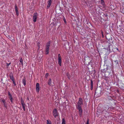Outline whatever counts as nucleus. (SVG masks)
<instances>
[{"label": "nucleus", "mask_w": 124, "mask_h": 124, "mask_svg": "<svg viewBox=\"0 0 124 124\" xmlns=\"http://www.w3.org/2000/svg\"><path fill=\"white\" fill-rule=\"evenodd\" d=\"M108 70H109L107 68L101 70V73H105V74L107 72H108V74H109V72Z\"/></svg>", "instance_id": "6e6552de"}, {"label": "nucleus", "mask_w": 124, "mask_h": 124, "mask_svg": "<svg viewBox=\"0 0 124 124\" xmlns=\"http://www.w3.org/2000/svg\"><path fill=\"white\" fill-rule=\"evenodd\" d=\"M94 73H95V70H94Z\"/></svg>", "instance_id": "09e8293b"}, {"label": "nucleus", "mask_w": 124, "mask_h": 124, "mask_svg": "<svg viewBox=\"0 0 124 124\" xmlns=\"http://www.w3.org/2000/svg\"><path fill=\"white\" fill-rule=\"evenodd\" d=\"M3 80V79L2 78H1V81H2Z\"/></svg>", "instance_id": "49530a36"}, {"label": "nucleus", "mask_w": 124, "mask_h": 124, "mask_svg": "<svg viewBox=\"0 0 124 124\" xmlns=\"http://www.w3.org/2000/svg\"><path fill=\"white\" fill-rule=\"evenodd\" d=\"M122 78H123L124 79V76H122Z\"/></svg>", "instance_id": "a18cd8bd"}, {"label": "nucleus", "mask_w": 124, "mask_h": 124, "mask_svg": "<svg viewBox=\"0 0 124 124\" xmlns=\"http://www.w3.org/2000/svg\"><path fill=\"white\" fill-rule=\"evenodd\" d=\"M104 79L108 83L109 82L110 79L109 77H105L104 78Z\"/></svg>", "instance_id": "f3484780"}, {"label": "nucleus", "mask_w": 124, "mask_h": 124, "mask_svg": "<svg viewBox=\"0 0 124 124\" xmlns=\"http://www.w3.org/2000/svg\"><path fill=\"white\" fill-rule=\"evenodd\" d=\"M109 108L110 107L109 104H108V105H105L103 107L102 111L100 112L99 109H98L97 112L99 113H101L103 114H105V113L106 112Z\"/></svg>", "instance_id": "f257e3e1"}, {"label": "nucleus", "mask_w": 124, "mask_h": 124, "mask_svg": "<svg viewBox=\"0 0 124 124\" xmlns=\"http://www.w3.org/2000/svg\"><path fill=\"white\" fill-rule=\"evenodd\" d=\"M23 60L22 59V57H21L19 60V61L21 63L22 65H23Z\"/></svg>", "instance_id": "cd10ccee"}, {"label": "nucleus", "mask_w": 124, "mask_h": 124, "mask_svg": "<svg viewBox=\"0 0 124 124\" xmlns=\"http://www.w3.org/2000/svg\"><path fill=\"white\" fill-rule=\"evenodd\" d=\"M10 63H7V66H8L10 65Z\"/></svg>", "instance_id": "79ce46f5"}, {"label": "nucleus", "mask_w": 124, "mask_h": 124, "mask_svg": "<svg viewBox=\"0 0 124 124\" xmlns=\"http://www.w3.org/2000/svg\"><path fill=\"white\" fill-rule=\"evenodd\" d=\"M120 11L123 13H124V8H120Z\"/></svg>", "instance_id": "c756f323"}, {"label": "nucleus", "mask_w": 124, "mask_h": 124, "mask_svg": "<svg viewBox=\"0 0 124 124\" xmlns=\"http://www.w3.org/2000/svg\"><path fill=\"white\" fill-rule=\"evenodd\" d=\"M21 103L23 107V108L24 111H25V107L26 105L24 103V101L23 100L22 98H21Z\"/></svg>", "instance_id": "9d476101"}, {"label": "nucleus", "mask_w": 124, "mask_h": 124, "mask_svg": "<svg viewBox=\"0 0 124 124\" xmlns=\"http://www.w3.org/2000/svg\"><path fill=\"white\" fill-rule=\"evenodd\" d=\"M66 75L67 76L68 78L69 79H70V78L71 77L70 76V74H69V73H68Z\"/></svg>", "instance_id": "bb28decb"}, {"label": "nucleus", "mask_w": 124, "mask_h": 124, "mask_svg": "<svg viewBox=\"0 0 124 124\" xmlns=\"http://www.w3.org/2000/svg\"><path fill=\"white\" fill-rule=\"evenodd\" d=\"M9 76L10 78H13V74L12 73H10L9 74Z\"/></svg>", "instance_id": "2f4dec72"}, {"label": "nucleus", "mask_w": 124, "mask_h": 124, "mask_svg": "<svg viewBox=\"0 0 124 124\" xmlns=\"http://www.w3.org/2000/svg\"><path fill=\"white\" fill-rule=\"evenodd\" d=\"M101 4L103 5V7H104L105 6V3L103 0H101Z\"/></svg>", "instance_id": "c85d7f7f"}, {"label": "nucleus", "mask_w": 124, "mask_h": 124, "mask_svg": "<svg viewBox=\"0 0 124 124\" xmlns=\"http://www.w3.org/2000/svg\"><path fill=\"white\" fill-rule=\"evenodd\" d=\"M102 10L101 8H100L99 9L98 8L96 10V13H98V14H100L102 12L101 11Z\"/></svg>", "instance_id": "ddd939ff"}, {"label": "nucleus", "mask_w": 124, "mask_h": 124, "mask_svg": "<svg viewBox=\"0 0 124 124\" xmlns=\"http://www.w3.org/2000/svg\"><path fill=\"white\" fill-rule=\"evenodd\" d=\"M106 39L107 40H108L109 42V43H111L112 42V43H113V42H112V38L111 37H109L107 36H106Z\"/></svg>", "instance_id": "f8f14e48"}, {"label": "nucleus", "mask_w": 124, "mask_h": 124, "mask_svg": "<svg viewBox=\"0 0 124 124\" xmlns=\"http://www.w3.org/2000/svg\"><path fill=\"white\" fill-rule=\"evenodd\" d=\"M52 2V0H49L48 1V5H47V7H49L51 3Z\"/></svg>", "instance_id": "dca6fc26"}, {"label": "nucleus", "mask_w": 124, "mask_h": 124, "mask_svg": "<svg viewBox=\"0 0 124 124\" xmlns=\"http://www.w3.org/2000/svg\"><path fill=\"white\" fill-rule=\"evenodd\" d=\"M58 63L60 66H61L62 60L60 54H59L58 55Z\"/></svg>", "instance_id": "9b49d317"}, {"label": "nucleus", "mask_w": 124, "mask_h": 124, "mask_svg": "<svg viewBox=\"0 0 124 124\" xmlns=\"http://www.w3.org/2000/svg\"><path fill=\"white\" fill-rule=\"evenodd\" d=\"M8 94L9 96V99L13 98L12 95L10 93V92L9 91H8Z\"/></svg>", "instance_id": "aec40b11"}, {"label": "nucleus", "mask_w": 124, "mask_h": 124, "mask_svg": "<svg viewBox=\"0 0 124 124\" xmlns=\"http://www.w3.org/2000/svg\"><path fill=\"white\" fill-rule=\"evenodd\" d=\"M86 124H89V119H88Z\"/></svg>", "instance_id": "a19ab883"}, {"label": "nucleus", "mask_w": 124, "mask_h": 124, "mask_svg": "<svg viewBox=\"0 0 124 124\" xmlns=\"http://www.w3.org/2000/svg\"><path fill=\"white\" fill-rule=\"evenodd\" d=\"M18 8H15V11L16 15L17 16H18L19 15V12L18 11Z\"/></svg>", "instance_id": "4be33fe9"}, {"label": "nucleus", "mask_w": 124, "mask_h": 124, "mask_svg": "<svg viewBox=\"0 0 124 124\" xmlns=\"http://www.w3.org/2000/svg\"><path fill=\"white\" fill-rule=\"evenodd\" d=\"M47 124H51V121L49 119L47 120Z\"/></svg>", "instance_id": "473e14b6"}, {"label": "nucleus", "mask_w": 124, "mask_h": 124, "mask_svg": "<svg viewBox=\"0 0 124 124\" xmlns=\"http://www.w3.org/2000/svg\"><path fill=\"white\" fill-rule=\"evenodd\" d=\"M107 98V99L109 100H112L113 99L112 97L110 96H108Z\"/></svg>", "instance_id": "7c9ffc66"}, {"label": "nucleus", "mask_w": 124, "mask_h": 124, "mask_svg": "<svg viewBox=\"0 0 124 124\" xmlns=\"http://www.w3.org/2000/svg\"><path fill=\"white\" fill-rule=\"evenodd\" d=\"M115 62L116 63V64H118V60H116L115 61Z\"/></svg>", "instance_id": "c9c22d12"}, {"label": "nucleus", "mask_w": 124, "mask_h": 124, "mask_svg": "<svg viewBox=\"0 0 124 124\" xmlns=\"http://www.w3.org/2000/svg\"><path fill=\"white\" fill-rule=\"evenodd\" d=\"M76 108L79 111V113H80V114H81V113H82V110L81 108V107H76Z\"/></svg>", "instance_id": "4468645a"}, {"label": "nucleus", "mask_w": 124, "mask_h": 124, "mask_svg": "<svg viewBox=\"0 0 124 124\" xmlns=\"http://www.w3.org/2000/svg\"><path fill=\"white\" fill-rule=\"evenodd\" d=\"M41 87L39 86V83H37L36 85V91L37 93H39V91Z\"/></svg>", "instance_id": "0eeeda50"}, {"label": "nucleus", "mask_w": 124, "mask_h": 124, "mask_svg": "<svg viewBox=\"0 0 124 124\" xmlns=\"http://www.w3.org/2000/svg\"><path fill=\"white\" fill-rule=\"evenodd\" d=\"M103 24L104 27L105 28H107L108 25V23L106 22L104 23H103Z\"/></svg>", "instance_id": "a211bd4d"}, {"label": "nucleus", "mask_w": 124, "mask_h": 124, "mask_svg": "<svg viewBox=\"0 0 124 124\" xmlns=\"http://www.w3.org/2000/svg\"><path fill=\"white\" fill-rule=\"evenodd\" d=\"M62 8H59V9H58L57 10H59L60 11H61L62 12Z\"/></svg>", "instance_id": "ea45409f"}, {"label": "nucleus", "mask_w": 124, "mask_h": 124, "mask_svg": "<svg viewBox=\"0 0 124 124\" xmlns=\"http://www.w3.org/2000/svg\"><path fill=\"white\" fill-rule=\"evenodd\" d=\"M49 74L48 73H46L45 76V77L46 78L48 76Z\"/></svg>", "instance_id": "4c0bfd02"}, {"label": "nucleus", "mask_w": 124, "mask_h": 124, "mask_svg": "<svg viewBox=\"0 0 124 124\" xmlns=\"http://www.w3.org/2000/svg\"><path fill=\"white\" fill-rule=\"evenodd\" d=\"M52 80L51 79L49 78L48 81V84L50 85H51Z\"/></svg>", "instance_id": "412c9836"}, {"label": "nucleus", "mask_w": 124, "mask_h": 124, "mask_svg": "<svg viewBox=\"0 0 124 124\" xmlns=\"http://www.w3.org/2000/svg\"><path fill=\"white\" fill-rule=\"evenodd\" d=\"M38 16V14L37 13H35L34 14V15L33 16V20L34 22H36Z\"/></svg>", "instance_id": "423d86ee"}, {"label": "nucleus", "mask_w": 124, "mask_h": 124, "mask_svg": "<svg viewBox=\"0 0 124 124\" xmlns=\"http://www.w3.org/2000/svg\"><path fill=\"white\" fill-rule=\"evenodd\" d=\"M13 83L14 84V86H16V83H15V80L12 81Z\"/></svg>", "instance_id": "e433bc0d"}, {"label": "nucleus", "mask_w": 124, "mask_h": 124, "mask_svg": "<svg viewBox=\"0 0 124 124\" xmlns=\"http://www.w3.org/2000/svg\"><path fill=\"white\" fill-rule=\"evenodd\" d=\"M22 83L24 86L26 85V77H24L23 78Z\"/></svg>", "instance_id": "2eb2a0df"}, {"label": "nucleus", "mask_w": 124, "mask_h": 124, "mask_svg": "<svg viewBox=\"0 0 124 124\" xmlns=\"http://www.w3.org/2000/svg\"><path fill=\"white\" fill-rule=\"evenodd\" d=\"M101 89H96L95 91V95H96L97 97H99L100 96H101Z\"/></svg>", "instance_id": "f03ea898"}, {"label": "nucleus", "mask_w": 124, "mask_h": 124, "mask_svg": "<svg viewBox=\"0 0 124 124\" xmlns=\"http://www.w3.org/2000/svg\"><path fill=\"white\" fill-rule=\"evenodd\" d=\"M66 121L65 119L64 118H63L62 119V124H65Z\"/></svg>", "instance_id": "a878e982"}, {"label": "nucleus", "mask_w": 124, "mask_h": 124, "mask_svg": "<svg viewBox=\"0 0 124 124\" xmlns=\"http://www.w3.org/2000/svg\"><path fill=\"white\" fill-rule=\"evenodd\" d=\"M102 37H104V36H103V35H102Z\"/></svg>", "instance_id": "8fccbe9b"}, {"label": "nucleus", "mask_w": 124, "mask_h": 124, "mask_svg": "<svg viewBox=\"0 0 124 124\" xmlns=\"http://www.w3.org/2000/svg\"><path fill=\"white\" fill-rule=\"evenodd\" d=\"M10 79L12 80V81L15 80V79L13 77V78H10Z\"/></svg>", "instance_id": "58836bf2"}, {"label": "nucleus", "mask_w": 124, "mask_h": 124, "mask_svg": "<svg viewBox=\"0 0 124 124\" xmlns=\"http://www.w3.org/2000/svg\"><path fill=\"white\" fill-rule=\"evenodd\" d=\"M114 108L112 107L111 108H110L111 109H113Z\"/></svg>", "instance_id": "de8ad7c7"}, {"label": "nucleus", "mask_w": 124, "mask_h": 124, "mask_svg": "<svg viewBox=\"0 0 124 124\" xmlns=\"http://www.w3.org/2000/svg\"><path fill=\"white\" fill-rule=\"evenodd\" d=\"M9 99L10 100V101H11V103H13V98L10 99Z\"/></svg>", "instance_id": "f704fd0d"}, {"label": "nucleus", "mask_w": 124, "mask_h": 124, "mask_svg": "<svg viewBox=\"0 0 124 124\" xmlns=\"http://www.w3.org/2000/svg\"><path fill=\"white\" fill-rule=\"evenodd\" d=\"M8 38L10 40H12L13 38V37L12 35H8Z\"/></svg>", "instance_id": "6ab92c4d"}, {"label": "nucleus", "mask_w": 124, "mask_h": 124, "mask_svg": "<svg viewBox=\"0 0 124 124\" xmlns=\"http://www.w3.org/2000/svg\"><path fill=\"white\" fill-rule=\"evenodd\" d=\"M93 82L92 80H91V90H92L93 88Z\"/></svg>", "instance_id": "b1692460"}, {"label": "nucleus", "mask_w": 124, "mask_h": 124, "mask_svg": "<svg viewBox=\"0 0 124 124\" xmlns=\"http://www.w3.org/2000/svg\"><path fill=\"white\" fill-rule=\"evenodd\" d=\"M119 87L122 90H124V87H123L122 86H121L120 85H119Z\"/></svg>", "instance_id": "72a5a7b5"}, {"label": "nucleus", "mask_w": 124, "mask_h": 124, "mask_svg": "<svg viewBox=\"0 0 124 124\" xmlns=\"http://www.w3.org/2000/svg\"><path fill=\"white\" fill-rule=\"evenodd\" d=\"M111 46V44L110 43H109V44L108 45V47L107 48V49L109 50V51H110V46Z\"/></svg>", "instance_id": "393cba45"}, {"label": "nucleus", "mask_w": 124, "mask_h": 124, "mask_svg": "<svg viewBox=\"0 0 124 124\" xmlns=\"http://www.w3.org/2000/svg\"><path fill=\"white\" fill-rule=\"evenodd\" d=\"M62 18L63 20L65 23L66 24L67 23V22L64 16H62Z\"/></svg>", "instance_id": "5701e85b"}, {"label": "nucleus", "mask_w": 124, "mask_h": 124, "mask_svg": "<svg viewBox=\"0 0 124 124\" xmlns=\"http://www.w3.org/2000/svg\"><path fill=\"white\" fill-rule=\"evenodd\" d=\"M50 41L48 42L46 44V54H49V47L50 46Z\"/></svg>", "instance_id": "7ed1b4c3"}, {"label": "nucleus", "mask_w": 124, "mask_h": 124, "mask_svg": "<svg viewBox=\"0 0 124 124\" xmlns=\"http://www.w3.org/2000/svg\"><path fill=\"white\" fill-rule=\"evenodd\" d=\"M82 113H81V114H80V113H79V115L80 117H81L82 116Z\"/></svg>", "instance_id": "37998d69"}, {"label": "nucleus", "mask_w": 124, "mask_h": 124, "mask_svg": "<svg viewBox=\"0 0 124 124\" xmlns=\"http://www.w3.org/2000/svg\"><path fill=\"white\" fill-rule=\"evenodd\" d=\"M116 49L119 52V51L118 48H116Z\"/></svg>", "instance_id": "c03bdc74"}, {"label": "nucleus", "mask_w": 124, "mask_h": 124, "mask_svg": "<svg viewBox=\"0 0 124 124\" xmlns=\"http://www.w3.org/2000/svg\"><path fill=\"white\" fill-rule=\"evenodd\" d=\"M83 101L82 99L81 98H79V100L78 103V106H76L77 107H81L83 104Z\"/></svg>", "instance_id": "20e7f679"}, {"label": "nucleus", "mask_w": 124, "mask_h": 124, "mask_svg": "<svg viewBox=\"0 0 124 124\" xmlns=\"http://www.w3.org/2000/svg\"><path fill=\"white\" fill-rule=\"evenodd\" d=\"M0 101L2 102L3 103L4 107L6 108H7V103L6 102V100L4 98H1L0 99Z\"/></svg>", "instance_id": "39448f33"}, {"label": "nucleus", "mask_w": 124, "mask_h": 124, "mask_svg": "<svg viewBox=\"0 0 124 124\" xmlns=\"http://www.w3.org/2000/svg\"><path fill=\"white\" fill-rule=\"evenodd\" d=\"M53 114L54 116L55 117H56L58 115V114L57 113V110L56 108H54L53 111Z\"/></svg>", "instance_id": "1a4fd4ad"}]
</instances>
